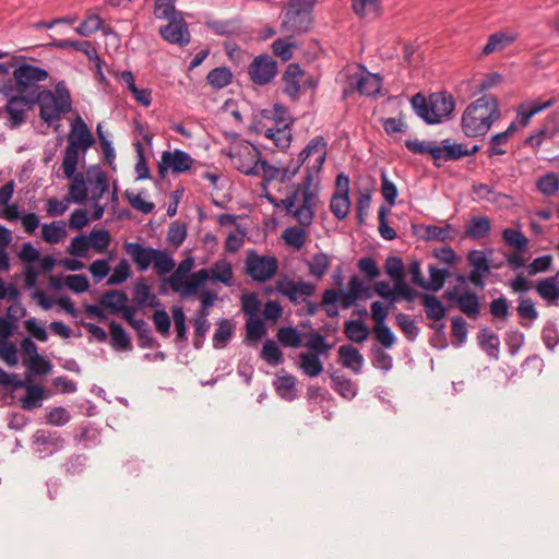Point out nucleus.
I'll list each match as a JSON object with an SVG mask.
<instances>
[{
  "label": "nucleus",
  "instance_id": "9",
  "mask_svg": "<svg viewBox=\"0 0 559 559\" xmlns=\"http://www.w3.org/2000/svg\"><path fill=\"white\" fill-rule=\"evenodd\" d=\"M246 273L255 282L265 283L277 272L278 262L275 257L259 255L250 251L245 261Z\"/></svg>",
  "mask_w": 559,
  "mask_h": 559
},
{
  "label": "nucleus",
  "instance_id": "31",
  "mask_svg": "<svg viewBox=\"0 0 559 559\" xmlns=\"http://www.w3.org/2000/svg\"><path fill=\"white\" fill-rule=\"evenodd\" d=\"M67 236L66 223L63 221H55L50 224L41 226V238L50 245L59 243Z\"/></svg>",
  "mask_w": 559,
  "mask_h": 559
},
{
  "label": "nucleus",
  "instance_id": "35",
  "mask_svg": "<svg viewBox=\"0 0 559 559\" xmlns=\"http://www.w3.org/2000/svg\"><path fill=\"white\" fill-rule=\"evenodd\" d=\"M344 333L349 341L364 343L369 336V329L360 320H349L344 324Z\"/></svg>",
  "mask_w": 559,
  "mask_h": 559
},
{
  "label": "nucleus",
  "instance_id": "7",
  "mask_svg": "<svg viewBox=\"0 0 559 559\" xmlns=\"http://www.w3.org/2000/svg\"><path fill=\"white\" fill-rule=\"evenodd\" d=\"M246 150L250 155L251 164L248 166H239V170L246 175H262L266 181L278 180L285 182L297 174L293 160L287 167H275L260 158V152L257 147L247 146Z\"/></svg>",
  "mask_w": 559,
  "mask_h": 559
},
{
  "label": "nucleus",
  "instance_id": "3",
  "mask_svg": "<svg viewBox=\"0 0 559 559\" xmlns=\"http://www.w3.org/2000/svg\"><path fill=\"white\" fill-rule=\"evenodd\" d=\"M317 0H288L283 5L280 29L290 36L308 32L313 23L312 10Z\"/></svg>",
  "mask_w": 559,
  "mask_h": 559
},
{
  "label": "nucleus",
  "instance_id": "13",
  "mask_svg": "<svg viewBox=\"0 0 559 559\" xmlns=\"http://www.w3.org/2000/svg\"><path fill=\"white\" fill-rule=\"evenodd\" d=\"M248 73L252 82L265 85L276 75L277 63L271 56L261 55L250 63Z\"/></svg>",
  "mask_w": 559,
  "mask_h": 559
},
{
  "label": "nucleus",
  "instance_id": "21",
  "mask_svg": "<svg viewBox=\"0 0 559 559\" xmlns=\"http://www.w3.org/2000/svg\"><path fill=\"white\" fill-rule=\"evenodd\" d=\"M51 45L59 49H67V48L80 49L88 58V60L95 62V66L98 69L100 79H104V75L102 73V61L98 57L96 48L92 45L91 41L61 39V40L53 41Z\"/></svg>",
  "mask_w": 559,
  "mask_h": 559
},
{
  "label": "nucleus",
  "instance_id": "12",
  "mask_svg": "<svg viewBox=\"0 0 559 559\" xmlns=\"http://www.w3.org/2000/svg\"><path fill=\"white\" fill-rule=\"evenodd\" d=\"M193 164L192 157L181 150L164 151L158 163V173L160 177L165 178L168 170L174 174H181L188 171Z\"/></svg>",
  "mask_w": 559,
  "mask_h": 559
},
{
  "label": "nucleus",
  "instance_id": "60",
  "mask_svg": "<svg viewBox=\"0 0 559 559\" xmlns=\"http://www.w3.org/2000/svg\"><path fill=\"white\" fill-rule=\"evenodd\" d=\"M102 26V19L97 14H88L85 20L75 28L81 36H90L96 33Z\"/></svg>",
  "mask_w": 559,
  "mask_h": 559
},
{
  "label": "nucleus",
  "instance_id": "45",
  "mask_svg": "<svg viewBox=\"0 0 559 559\" xmlns=\"http://www.w3.org/2000/svg\"><path fill=\"white\" fill-rule=\"evenodd\" d=\"M277 341L286 347H299L301 345V336L297 329L292 326H283L277 330Z\"/></svg>",
  "mask_w": 559,
  "mask_h": 559
},
{
  "label": "nucleus",
  "instance_id": "10",
  "mask_svg": "<svg viewBox=\"0 0 559 559\" xmlns=\"http://www.w3.org/2000/svg\"><path fill=\"white\" fill-rule=\"evenodd\" d=\"M405 146L414 154H429L435 162L440 159L444 162L457 160V157L462 154L459 147H449L445 140L441 142V145L428 141L407 140Z\"/></svg>",
  "mask_w": 559,
  "mask_h": 559
},
{
  "label": "nucleus",
  "instance_id": "46",
  "mask_svg": "<svg viewBox=\"0 0 559 559\" xmlns=\"http://www.w3.org/2000/svg\"><path fill=\"white\" fill-rule=\"evenodd\" d=\"M381 0H352L353 11L360 17L368 14L378 16L380 12Z\"/></svg>",
  "mask_w": 559,
  "mask_h": 559
},
{
  "label": "nucleus",
  "instance_id": "49",
  "mask_svg": "<svg viewBox=\"0 0 559 559\" xmlns=\"http://www.w3.org/2000/svg\"><path fill=\"white\" fill-rule=\"evenodd\" d=\"M131 276V266L126 259H121L114 267V271L107 280V285H120Z\"/></svg>",
  "mask_w": 559,
  "mask_h": 559
},
{
  "label": "nucleus",
  "instance_id": "18",
  "mask_svg": "<svg viewBox=\"0 0 559 559\" xmlns=\"http://www.w3.org/2000/svg\"><path fill=\"white\" fill-rule=\"evenodd\" d=\"M276 290L283 296L288 297L290 301L297 302L299 297L313 295L316 285L305 281L281 280L276 283Z\"/></svg>",
  "mask_w": 559,
  "mask_h": 559
},
{
  "label": "nucleus",
  "instance_id": "32",
  "mask_svg": "<svg viewBox=\"0 0 559 559\" xmlns=\"http://www.w3.org/2000/svg\"><path fill=\"white\" fill-rule=\"evenodd\" d=\"M152 264L157 275L164 276L170 273L175 266V260L167 250L155 249L152 257Z\"/></svg>",
  "mask_w": 559,
  "mask_h": 559
},
{
  "label": "nucleus",
  "instance_id": "24",
  "mask_svg": "<svg viewBox=\"0 0 559 559\" xmlns=\"http://www.w3.org/2000/svg\"><path fill=\"white\" fill-rule=\"evenodd\" d=\"M128 295L123 290L111 289L102 295L99 305L111 314H119V311L128 304Z\"/></svg>",
  "mask_w": 559,
  "mask_h": 559
},
{
  "label": "nucleus",
  "instance_id": "62",
  "mask_svg": "<svg viewBox=\"0 0 559 559\" xmlns=\"http://www.w3.org/2000/svg\"><path fill=\"white\" fill-rule=\"evenodd\" d=\"M29 372L34 374H47L51 370V364L40 355L29 357L25 362Z\"/></svg>",
  "mask_w": 559,
  "mask_h": 559
},
{
  "label": "nucleus",
  "instance_id": "25",
  "mask_svg": "<svg viewBox=\"0 0 559 559\" xmlns=\"http://www.w3.org/2000/svg\"><path fill=\"white\" fill-rule=\"evenodd\" d=\"M338 357L343 367L359 373L364 364V357L359 350L352 345H342L338 348Z\"/></svg>",
  "mask_w": 559,
  "mask_h": 559
},
{
  "label": "nucleus",
  "instance_id": "39",
  "mask_svg": "<svg viewBox=\"0 0 559 559\" xmlns=\"http://www.w3.org/2000/svg\"><path fill=\"white\" fill-rule=\"evenodd\" d=\"M193 263L194 261L192 258H186L168 277L167 282L173 290H179L181 282L186 280L188 274L191 272Z\"/></svg>",
  "mask_w": 559,
  "mask_h": 559
},
{
  "label": "nucleus",
  "instance_id": "50",
  "mask_svg": "<svg viewBox=\"0 0 559 559\" xmlns=\"http://www.w3.org/2000/svg\"><path fill=\"white\" fill-rule=\"evenodd\" d=\"M233 74L225 67L215 68L207 74V82L215 88H223L231 81Z\"/></svg>",
  "mask_w": 559,
  "mask_h": 559
},
{
  "label": "nucleus",
  "instance_id": "1",
  "mask_svg": "<svg viewBox=\"0 0 559 559\" xmlns=\"http://www.w3.org/2000/svg\"><path fill=\"white\" fill-rule=\"evenodd\" d=\"M500 117L498 99L485 95L466 107L461 118V128L468 138L484 136Z\"/></svg>",
  "mask_w": 559,
  "mask_h": 559
},
{
  "label": "nucleus",
  "instance_id": "5",
  "mask_svg": "<svg viewBox=\"0 0 559 559\" xmlns=\"http://www.w3.org/2000/svg\"><path fill=\"white\" fill-rule=\"evenodd\" d=\"M288 213H292L302 226H309L314 217L317 186L301 183L293 194L283 200Z\"/></svg>",
  "mask_w": 559,
  "mask_h": 559
},
{
  "label": "nucleus",
  "instance_id": "55",
  "mask_svg": "<svg viewBox=\"0 0 559 559\" xmlns=\"http://www.w3.org/2000/svg\"><path fill=\"white\" fill-rule=\"evenodd\" d=\"M0 359L8 366L14 367L19 362L17 348L9 340H0Z\"/></svg>",
  "mask_w": 559,
  "mask_h": 559
},
{
  "label": "nucleus",
  "instance_id": "22",
  "mask_svg": "<svg viewBox=\"0 0 559 559\" xmlns=\"http://www.w3.org/2000/svg\"><path fill=\"white\" fill-rule=\"evenodd\" d=\"M304 74L299 64L290 63L283 75L284 92L294 100L299 97L300 81Z\"/></svg>",
  "mask_w": 559,
  "mask_h": 559
},
{
  "label": "nucleus",
  "instance_id": "20",
  "mask_svg": "<svg viewBox=\"0 0 559 559\" xmlns=\"http://www.w3.org/2000/svg\"><path fill=\"white\" fill-rule=\"evenodd\" d=\"M8 97L5 110L10 116L11 127L15 128L24 121L25 112L34 102V98L21 94L14 96L12 93Z\"/></svg>",
  "mask_w": 559,
  "mask_h": 559
},
{
  "label": "nucleus",
  "instance_id": "8",
  "mask_svg": "<svg viewBox=\"0 0 559 559\" xmlns=\"http://www.w3.org/2000/svg\"><path fill=\"white\" fill-rule=\"evenodd\" d=\"M35 98L39 104V116L47 123L58 120L61 114L71 110L69 94H61L57 97L51 91H43Z\"/></svg>",
  "mask_w": 559,
  "mask_h": 559
},
{
  "label": "nucleus",
  "instance_id": "29",
  "mask_svg": "<svg viewBox=\"0 0 559 559\" xmlns=\"http://www.w3.org/2000/svg\"><path fill=\"white\" fill-rule=\"evenodd\" d=\"M516 39L515 34L495 33L489 36L487 44L483 48V53L488 56L495 51H500L510 46Z\"/></svg>",
  "mask_w": 559,
  "mask_h": 559
},
{
  "label": "nucleus",
  "instance_id": "37",
  "mask_svg": "<svg viewBox=\"0 0 559 559\" xmlns=\"http://www.w3.org/2000/svg\"><path fill=\"white\" fill-rule=\"evenodd\" d=\"M88 195L86 182L84 179V176L82 174H76L72 177V182L69 187V194L67 198H69V203L71 201L82 204Z\"/></svg>",
  "mask_w": 559,
  "mask_h": 559
},
{
  "label": "nucleus",
  "instance_id": "2",
  "mask_svg": "<svg viewBox=\"0 0 559 559\" xmlns=\"http://www.w3.org/2000/svg\"><path fill=\"white\" fill-rule=\"evenodd\" d=\"M411 104L417 116L428 124L440 123L455 107L453 97L444 92L432 93L429 97L417 93L412 97Z\"/></svg>",
  "mask_w": 559,
  "mask_h": 559
},
{
  "label": "nucleus",
  "instance_id": "41",
  "mask_svg": "<svg viewBox=\"0 0 559 559\" xmlns=\"http://www.w3.org/2000/svg\"><path fill=\"white\" fill-rule=\"evenodd\" d=\"M90 248L97 253H103L110 245L111 236L107 229H93L87 236Z\"/></svg>",
  "mask_w": 559,
  "mask_h": 559
},
{
  "label": "nucleus",
  "instance_id": "17",
  "mask_svg": "<svg viewBox=\"0 0 559 559\" xmlns=\"http://www.w3.org/2000/svg\"><path fill=\"white\" fill-rule=\"evenodd\" d=\"M258 132L263 134L266 139L273 141L274 145L280 148H286L292 142V132L289 122L285 119L278 118L271 127H259Z\"/></svg>",
  "mask_w": 559,
  "mask_h": 559
},
{
  "label": "nucleus",
  "instance_id": "23",
  "mask_svg": "<svg viewBox=\"0 0 559 559\" xmlns=\"http://www.w3.org/2000/svg\"><path fill=\"white\" fill-rule=\"evenodd\" d=\"M11 385L14 388L26 389V394L20 399L24 409L32 411L41 406V401L44 399V390L41 386L35 384H25V382L22 380H17Z\"/></svg>",
  "mask_w": 559,
  "mask_h": 559
},
{
  "label": "nucleus",
  "instance_id": "30",
  "mask_svg": "<svg viewBox=\"0 0 559 559\" xmlns=\"http://www.w3.org/2000/svg\"><path fill=\"white\" fill-rule=\"evenodd\" d=\"M355 87L361 95H376L381 88V78L371 73L361 74L356 79Z\"/></svg>",
  "mask_w": 559,
  "mask_h": 559
},
{
  "label": "nucleus",
  "instance_id": "59",
  "mask_svg": "<svg viewBox=\"0 0 559 559\" xmlns=\"http://www.w3.org/2000/svg\"><path fill=\"white\" fill-rule=\"evenodd\" d=\"M212 278L225 285H229L233 278V269L230 263L218 261L212 269Z\"/></svg>",
  "mask_w": 559,
  "mask_h": 559
},
{
  "label": "nucleus",
  "instance_id": "28",
  "mask_svg": "<svg viewBox=\"0 0 559 559\" xmlns=\"http://www.w3.org/2000/svg\"><path fill=\"white\" fill-rule=\"evenodd\" d=\"M556 103L555 98H550L545 103H526L521 104L518 108V120L522 127L528 126L531 119L536 114L540 112L544 109L551 107Z\"/></svg>",
  "mask_w": 559,
  "mask_h": 559
},
{
  "label": "nucleus",
  "instance_id": "64",
  "mask_svg": "<svg viewBox=\"0 0 559 559\" xmlns=\"http://www.w3.org/2000/svg\"><path fill=\"white\" fill-rule=\"evenodd\" d=\"M64 285L73 293L81 294L90 288V282L83 274L68 275Z\"/></svg>",
  "mask_w": 559,
  "mask_h": 559
},
{
  "label": "nucleus",
  "instance_id": "51",
  "mask_svg": "<svg viewBox=\"0 0 559 559\" xmlns=\"http://www.w3.org/2000/svg\"><path fill=\"white\" fill-rule=\"evenodd\" d=\"M231 335L233 326L229 321L226 319L221 320L213 336V346L215 348H224Z\"/></svg>",
  "mask_w": 559,
  "mask_h": 559
},
{
  "label": "nucleus",
  "instance_id": "47",
  "mask_svg": "<svg viewBox=\"0 0 559 559\" xmlns=\"http://www.w3.org/2000/svg\"><path fill=\"white\" fill-rule=\"evenodd\" d=\"M536 290L542 298L548 301H557L559 299V286L556 284V277L538 282Z\"/></svg>",
  "mask_w": 559,
  "mask_h": 559
},
{
  "label": "nucleus",
  "instance_id": "63",
  "mask_svg": "<svg viewBox=\"0 0 559 559\" xmlns=\"http://www.w3.org/2000/svg\"><path fill=\"white\" fill-rule=\"evenodd\" d=\"M294 44L288 38H278L272 44V50L275 56L283 61H288L293 57Z\"/></svg>",
  "mask_w": 559,
  "mask_h": 559
},
{
  "label": "nucleus",
  "instance_id": "57",
  "mask_svg": "<svg viewBox=\"0 0 559 559\" xmlns=\"http://www.w3.org/2000/svg\"><path fill=\"white\" fill-rule=\"evenodd\" d=\"M396 324L408 340L414 341L417 337L419 329L409 316L405 313H399L396 316Z\"/></svg>",
  "mask_w": 559,
  "mask_h": 559
},
{
  "label": "nucleus",
  "instance_id": "53",
  "mask_svg": "<svg viewBox=\"0 0 559 559\" xmlns=\"http://www.w3.org/2000/svg\"><path fill=\"white\" fill-rule=\"evenodd\" d=\"M79 163V150L68 146L64 151L62 160V170L67 178L75 176L76 166Z\"/></svg>",
  "mask_w": 559,
  "mask_h": 559
},
{
  "label": "nucleus",
  "instance_id": "61",
  "mask_svg": "<svg viewBox=\"0 0 559 559\" xmlns=\"http://www.w3.org/2000/svg\"><path fill=\"white\" fill-rule=\"evenodd\" d=\"M537 188L542 193H544L546 195L554 194L559 189L558 175H556L554 173L545 175L537 181Z\"/></svg>",
  "mask_w": 559,
  "mask_h": 559
},
{
  "label": "nucleus",
  "instance_id": "27",
  "mask_svg": "<svg viewBox=\"0 0 559 559\" xmlns=\"http://www.w3.org/2000/svg\"><path fill=\"white\" fill-rule=\"evenodd\" d=\"M421 304L425 307L426 316L435 322L441 321L447 316L445 307L437 296L430 294H420Z\"/></svg>",
  "mask_w": 559,
  "mask_h": 559
},
{
  "label": "nucleus",
  "instance_id": "42",
  "mask_svg": "<svg viewBox=\"0 0 559 559\" xmlns=\"http://www.w3.org/2000/svg\"><path fill=\"white\" fill-rule=\"evenodd\" d=\"M109 331H110L112 347L122 349V350H127V349L131 348L130 338H129L128 334L126 333L124 329L120 324L112 321L109 324Z\"/></svg>",
  "mask_w": 559,
  "mask_h": 559
},
{
  "label": "nucleus",
  "instance_id": "11",
  "mask_svg": "<svg viewBox=\"0 0 559 559\" xmlns=\"http://www.w3.org/2000/svg\"><path fill=\"white\" fill-rule=\"evenodd\" d=\"M168 24L159 28L160 36L168 43L180 47L190 43L191 36L188 24L180 12L174 11L171 15L165 17Z\"/></svg>",
  "mask_w": 559,
  "mask_h": 559
},
{
  "label": "nucleus",
  "instance_id": "48",
  "mask_svg": "<svg viewBox=\"0 0 559 559\" xmlns=\"http://www.w3.org/2000/svg\"><path fill=\"white\" fill-rule=\"evenodd\" d=\"M429 275L430 280L427 282L425 281V289L438 292L440 290L445 280L449 277V271L445 269H438L436 266H429Z\"/></svg>",
  "mask_w": 559,
  "mask_h": 559
},
{
  "label": "nucleus",
  "instance_id": "14",
  "mask_svg": "<svg viewBox=\"0 0 559 559\" xmlns=\"http://www.w3.org/2000/svg\"><path fill=\"white\" fill-rule=\"evenodd\" d=\"M349 178L340 174L336 177V192L332 197L330 209L331 212L338 219H344L347 217L350 209L349 201Z\"/></svg>",
  "mask_w": 559,
  "mask_h": 559
},
{
  "label": "nucleus",
  "instance_id": "4",
  "mask_svg": "<svg viewBox=\"0 0 559 559\" xmlns=\"http://www.w3.org/2000/svg\"><path fill=\"white\" fill-rule=\"evenodd\" d=\"M326 155L328 143L323 136L317 135L308 142L306 147L299 153L298 158L293 160L295 171L297 173L305 165L307 174L302 183L317 186Z\"/></svg>",
  "mask_w": 559,
  "mask_h": 559
},
{
  "label": "nucleus",
  "instance_id": "44",
  "mask_svg": "<svg viewBox=\"0 0 559 559\" xmlns=\"http://www.w3.org/2000/svg\"><path fill=\"white\" fill-rule=\"evenodd\" d=\"M285 243L296 250H300L306 242L307 233L299 227H288L282 235Z\"/></svg>",
  "mask_w": 559,
  "mask_h": 559
},
{
  "label": "nucleus",
  "instance_id": "26",
  "mask_svg": "<svg viewBox=\"0 0 559 559\" xmlns=\"http://www.w3.org/2000/svg\"><path fill=\"white\" fill-rule=\"evenodd\" d=\"M210 278L209 271L205 269L199 270L191 275L189 281L183 280L180 284L179 290H174L175 293L180 294L181 297L186 298L194 295L198 289L205 284V282Z\"/></svg>",
  "mask_w": 559,
  "mask_h": 559
},
{
  "label": "nucleus",
  "instance_id": "15",
  "mask_svg": "<svg viewBox=\"0 0 559 559\" xmlns=\"http://www.w3.org/2000/svg\"><path fill=\"white\" fill-rule=\"evenodd\" d=\"M467 262L472 266L468 281L477 288L485 287L484 278L490 273L488 257L485 251L472 250L467 254Z\"/></svg>",
  "mask_w": 559,
  "mask_h": 559
},
{
  "label": "nucleus",
  "instance_id": "6",
  "mask_svg": "<svg viewBox=\"0 0 559 559\" xmlns=\"http://www.w3.org/2000/svg\"><path fill=\"white\" fill-rule=\"evenodd\" d=\"M48 72L39 67L23 63L13 72L14 86H4L3 93L9 96L10 93L16 92L35 99L38 92V83L46 81Z\"/></svg>",
  "mask_w": 559,
  "mask_h": 559
},
{
  "label": "nucleus",
  "instance_id": "36",
  "mask_svg": "<svg viewBox=\"0 0 559 559\" xmlns=\"http://www.w3.org/2000/svg\"><path fill=\"white\" fill-rule=\"evenodd\" d=\"M459 309L468 318H476L479 314V300L475 293L466 292L456 298Z\"/></svg>",
  "mask_w": 559,
  "mask_h": 559
},
{
  "label": "nucleus",
  "instance_id": "52",
  "mask_svg": "<svg viewBox=\"0 0 559 559\" xmlns=\"http://www.w3.org/2000/svg\"><path fill=\"white\" fill-rule=\"evenodd\" d=\"M503 239L510 247L514 248L516 251L522 252L527 247V238L516 229L506 228L502 233Z\"/></svg>",
  "mask_w": 559,
  "mask_h": 559
},
{
  "label": "nucleus",
  "instance_id": "58",
  "mask_svg": "<svg viewBox=\"0 0 559 559\" xmlns=\"http://www.w3.org/2000/svg\"><path fill=\"white\" fill-rule=\"evenodd\" d=\"M90 249L88 239L85 235H79L72 238L67 252L70 255L85 258Z\"/></svg>",
  "mask_w": 559,
  "mask_h": 559
},
{
  "label": "nucleus",
  "instance_id": "16",
  "mask_svg": "<svg viewBox=\"0 0 559 559\" xmlns=\"http://www.w3.org/2000/svg\"><path fill=\"white\" fill-rule=\"evenodd\" d=\"M69 145L85 153L94 143L92 132L84 120L78 116L71 123V131L68 136Z\"/></svg>",
  "mask_w": 559,
  "mask_h": 559
},
{
  "label": "nucleus",
  "instance_id": "56",
  "mask_svg": "<svg viewBox=\"0 0 559 559\" xmlns=\"http://www.w3.org/2000/svg\"><path fill=\"white\" fill-rule=\"evenodd\" d=\"M91 200L93 202L99 201L108 190V179L105 173L98 171L94 180L91 181Z\"/></svg>",
  "mask_w": 559,
  "mask_h": 559
},
{
  "label": "nucleus",
  "instance_id": "19",
  "mask_svg": "<svg viewBox=\"0 0 559 559\" xmlns=\"http://www.w3.org/2000/svg\"><path fill=\"white\" fill-rule=\"evenodd\" d=\"M123 250L130 257L140 272H145L152 265L155 248L144 247L139 242H123Z\"/></svg>",
  "mask_w": 559,
  "mask_h": 559
},
{
  "label": "nucleus",
  "instance_id": "34",
  "mask_svg": "<svg viewBox=\"0 0 559 559\" xmlns=\"http://www.w3.org/2000/svg\"><path fill=\"white\" fill-rule=\"evenodd\" d=\"M424 239L427 241H449L453 240L456 236V230L449 224L444 226L427 225L424 228Z\"/></svg>",
  "mask_w": 559,
  "mask_h": 559
},
{
  "label": "nucleus",
  "instance_id": "33",
  "mask_svg": "<svg viewBox=\"0 0 559 559\" xmlns=\"http://www.w3.org/2000/svg\"><path fill=\"white\" fill-rule=\"evenodd\" d=\"M299 368L308 377H318L323 371V365L320 360V355L312 353H300Z\"/></svg>",
  "mask_w": 559,
  "mask_h": 559
},
{
  "label": "nucleus",
  "instance_id": "40",
  "mask_svg": "<svg viewBox=\"0 0 559 559\" xmlns=\"http://www.w3.org/2000/svg\"><path fill=\"white\" fill-rule=\"evenodd\" d=\"M331 259L326 253H316L308 262L309 274L316 278H322L328 272Z\"/></svg>",
  "mask_w": 559,
  "mask_h": 559
},
{
  "label": "nucleus",
  "instance_id": "38",
  "mask_svg": "<svg viewBox=\"0 0 559 559\" xmlns=\"http://www.w3.org/2000/svg\"><path fill=\"white\" fill-rule=\"evenodd\" d=\"M490 221L486 216L472 218L466 225V235L474 239H480L488 235L490 230Z\"/></svg>",
  "mask_w": 559,
  "mask_h": 559
},
{
  "label": "nucleus",
  "instance_id": "43",
  "mask_svg": "<svg viewBox=\"0 0 559 559\" xmlns=\"http://www.w3.org/2000/svg\"><path fill=\"white\" fill-rule=\"evenodd\" d=\"M261 358L271 366L281 365L284 361L283 353L272 340H266L261 350Z\"/></svg>",
  "mask_w": 559,
  "mask_h": 559
},
{
  "label": "nucleus",
  "instance_id": "54",
  "mask_svg": "<svg viewBox=\"0 0 559 559\" xmlns=\"http://www.w3.org/2000/svg\"><path fill=\"white\" fill-rule=\"evenodd\" d=\"M331 378L335 391H337L342 396L352 399L356 395V386L353 381L340 374H333Z\"/></svg>",
  "mask_w": 559,
  "mask_h": 559
}]
</instances>
